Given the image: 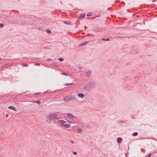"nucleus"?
Here are the masks:
<instances>
[{
  "instance_id": "5701e85b",
  "label": "nucleus",
  "mask_w": 157,
  "mask_h": 157,
  "mask_svg": "<svg viewBox=\"0 0 157 157\" xmlns=\"http://www.w3.org/2000/svg\"><path fill=\"white\" fill-rule=\"evenodd\" d=\"M22 66L24 67H27L28 66V64H24L22 65Z\"/></svg>"
},
{
  "instance_id": "dca6fc26",
  "label": "nucleus",
  "mask_w": 157,
  "mask_h": 157,
  "mask_svg": "<svg viewBox=\"0 0 157 157\" xmlns=\"http://www.w3.org/2000/svg\"><path fill=\"white\" fill-rule=\"evenodd\" d=\"M74 84L73 83H66L65 84V85L66 86H69L71 85H73Z\"/></svg>"
},
{
  "instance_id": "a211bd4d",
  "label": "nucleus",
  "mask_w": 157,
  "mask_h": 157,
  "mask_svg": "<svg viewBox=\"0 0 157 157\" xmlns=\"http://www.w3.org/2000/svg\"><path fill=\"white\" fill-rule=\"evenodd\" d=\"M138 133L137 132H135L133 133L132 135L133 136H136L138 135Z\"/></svg>"
},
{
  "instance_id": "c85d7f7f",
  "label": "nucleus",
  "mask_w": 157,
  "mask_h": 157,
  "mask_svg": "<svg viewBox=\"0 0 157 157\" xmlns=\"http://www.w3.org/2000/svg\"><path fill=\"white\" fill-rule=\"evenodd\" d=\"M68 122L69 123H71V124H72L73 123V122L71 121H68Z\"/></svg>"
},
{
  "instance_id": "cd10ccee",
  "label": "nucleus",
  "mask_w": 157,
  "mask_h": 157,
  "mask_svg": "<svg viewBox=\"0 0 157 157\" xmlns=\"http://www.w3.org/2000/svg\"><path fill=\"white\" fill-rule=\"evenodd\" d=\"M73 153L74 155H76L77 154L76 152H74Z\"/></svg>"
},
{
  "instance_id": "bb28decb",
  "label": "nucleus",
  "mask_w": 157,
  "mask_h": 157,
  "mask_svg": "<svg viewBox=\"0 0 157 157\" xmlns=\"http://www.w3.org/2000/svg\"><path fill=\"white\" fill-rule=\"evenodd\" d=\"M35 65L36 66H40V63H37L35 64Z\"/></svg>"
},
{
  "instance_id": "7ed1b4c3",
  "label": "nucleus",
  "mask_w": 157,
  "mask_h": 157,
  "mask_svg": "<svg viewBox=\"0 0 157 157\" xmlns=\"http://www.w3.org/2000/svg\"><path fill=\"white\" fill-rule=\"evenodd\" d=\"M48 117L51 120H53L54 119L58 120L59 119V118L57 117L54 113H51L49 115Z\"/></svg>"
},
{
  "instance_id": "20e7f679",
  "label": "nucleus",
  "mask_w": 157,
  "mask_h": 157,
  "mask_svg": "<svg viewBox=\"0 0 157 157\" xmlns=\"http://www.w3.org/2000/svg\"><path fill=\"white\" fill-rule=\"evenodd\" d=\"M67 116L72 119H74L75 118V117L71 113H68Z\"/></svg>"
},
{
  "instance_id": "c756f323",
  "label": "nucleus",
  "mask_w": 157,
  "mask_h": 157,
  "mask_svg": "<svg viewBox=\"0 0 157 157\" xmlns=\"http://www.w3.org/2000/svg\"><path fill=\"white\" fill-rule=\"evenodd\" d=\"M47 60L48 61H50V60H52V59H47Z\"/></svg>"
},
{
  "instance_id": "f03ea898",
  "label": "nucleus",
  "mask_w": 157,
  "mask_h": 157,
  "mask_svg": "<svg viewBox=\"0 0 157 157\" xmlns=\"http://www.w3.org/2000/svg\"><path fill=\"white\" fill-rule=\"evenodd\" d=\"M76 98L75 96H68L63 98V100L65 101H71L74 100H76Z\"/></svg>"
},
{
  "instance_id": "4be33fe9",
  "label": "nucleus",
  "mask_w": 157,
  "mask_h": 157,
  "mask_svg": "<svg viewBox=\"0 0 157 157\" xmlns=\"http://www.w3.org/2000/svg\"><path fill=\"white\" fill-rule=\"evenodd\" d=\"M7 64H8V65H7L8 66H11L12 65H13V63H10Z\"/></svg>"
},
{
  "instance_id": "a878e982",
  "label": "nucleus",
  "mask_w": 157,
  "mask_h": 157,
  "mask_svg": "<svg viewBox=\"0 0 157 157\" xmlns=\"http://www.w3.org/2000/svg\"><path fill=\"white\" fill-rule=\"evenodd\" d=\"M4 26V25L2 24H0V27L2 28Z\"/></svg>"
},
{
  "instance_id": "f704fd0d",
  "label": "nucleus",
  "mask_w": 157,
  "mask_h": 157,
  "mask_svg": "<svg viewBox=\"0 0 157 157\" xmlns=\"http://www.w3.org/2000/svg\"><path fill=\"white\" fill-rule=\"evenodd\" d=\"M8 60V59H3V60Z\"/></svg>"
},
{
  "instance_id": "f8f14e48",
  "label": "nucleus",
  "mask_w": 157,
  "mask_h": 157,
  "mask_svg": "<svg viewBox=\"0 0 157 157\" xmlns=\"http://www.w3.org/2000/svg\"><path fill=\"white\" fill-rule=\"evenodd\" d=\"M7 65H8V64H4V65L2 66L1 67V69H2V70H3V68H7V67L8 66Z\"/></svg>"
},
{
  "instance_id": "f257e3e1",
  "label": "nucleus",
  "mask_w": 157,
  "mask_h": 157,
  "mask_svg": "<svg viewBox=\"0 0 157 157\" xmlns=\"http://www.w3.org/2000/svg\"><path fill=\"white\" fill-rule=\"evenodd\" d=\"M96 86V85L95 83L90 82L84 86V88L87 90H89L92 89Z\"/></svg>"
},
{
  "instance_id": "412c9836",
  "label": "nucleus",
  "mask_w": 157,
  "mask_h": 157,
  "mask_svg": "<svg viewBox=\"0 0 157 157\" xmlns=\"http://www.w3.org/2000/svg\"><path fill=\"white\" fill-rule=\"evenodd\" d=\"M59 60L60 61H63L64 60V59L63 58H59Z\"/></svg>"
},
{
  "instance_id": "9b49d317",
  "label": "nucleus",
  "mask_w": 157,
  "mask_h": 157,
  "mask_svg": "<svg viewBox=\"0 0 157 157\" xmlns=\"http://www.w3.org/2000/svg\"><path fill=\"white\" fill-rule=\"evenodd\" d=\"M122 140V139L121 137H118L117 139V141L118 143H120L121 142Z\"/></svg>"
},
{
  "instance_id": "ddd939ff",
  "label": "nucleus",
  "mask_w": 157,
  "mask_h": 157,
  "mask_svg": "<svg viewBox=\"0 0 157 157\" xmlns=\"http://www.w3.org/2000/svg\"><path fill=\"white\" fill-rule=\"evenodd\" d=\"M88 41H87V42H83L81 44V46H84L85 45H86V44H87V43H88Z\"/></svg>"
},
{
  "instance_id": "39448f33",
  "label": "nucleus",
  "mask_w": 157,
  "mask_h": 157,
  "mask_svg": "<svg viewBox=\"0 0 157 157\" xmlns=\"http://www.w3.org/2000/svg\"><path fill=\"white\" fill-rule=\"evenodd\" d=\"M62 126L67 128H69L71 127V125L69 124H63Z\"/></svg>"
},
{
  "instance_id": "7c9ffc66",
  "label": "nucleus",
  "mask_w": 157,
  "mask_h": 157,
  "mask_svg": "<svg viewBox=\"0 0 157 157\" xmlns=\"http://www.w3.org/2000/svg\"><path fill=\"white\" fill-rule=\"evenodd\" d=\"M70 141L72 144H73L74 143V142L73 140H70Z\"/></svg>"
},
{
  "instance_id": "1a4fd4ad",
  "label": "nucleus",
  "mask_w": 157,
  "mask_h": 157,
  "mask_svg": "<svg viewBox=\"0 0 157 157\" xmlns=\"http://www.w3.org/2000/svg\"><path fill=\"white\" fill-rule=\"evenodd\" d=\"M85 16V14L84 13H82L79 17V18L82 19Z\"/></svg>"
},
{
  "instance_id": "2f4dec72",
  "label": "nucleus",
  "mask_w": 157,
  "mask_h": 157,
  "mask_svg": "<svg viewBox=\"0 0 157 157\" xmlns=\"http://www.w3.org/2000/svg\"><path fill=\"white\" fill-rule=\"evenodd\" d=\"M151 154H149L148 155V157H150L151 156Z\"/></svg>"
},
{
  "instance_id": "72a5a7b5",
  "label": "nucleus",
  "mask_w": 157,
  "mask_h": 157,
  "mask_svg": "<svg viewBox=\"0 0 157 157\" xmlns=\"http://www.w3.org/2000/svg\"><path fill=\"white\" fill-rule=\"evenodd\" d=\"M40 94V93H36L35 94H37V95H38V94Z\"/></svg>"
},
{
  "instance_id": "6ab92c4d",
  "label": "nucleus",
  "mask_w": 157,
  "mask_h": 157,
  "mask_svg": "<svg viewBox=\"0 0 157 157\" xmlns=\"http://www.w3.org/2000/svg\"><path fill=\"white\" fill-rule=\"evenodd\" d=\"M78 131L80 133L82 132H83L81 128L78 129Z\"/></svg>"
},
{
  "instance_id": "9d476101",
  "label": "nucleus",
  "mask_w": 157,
  "mask_h": 157,
  "mask_svg": "<svg viewBox=\"0 0 157 157\" xmlns=\"http://www.w3.org/2000/svg\"><path fill=\"white\" fill-rule=\"evenodd\" d=\"M78 96L80 98H82L84 97V95L82 93H80L78 94Z\"/></svg>"
},
{
  "instance_id": "0eeeda50",
  "label": "nucleus",
  "mask_w": 157,
  "mask_h": 157,
  "mask_svg": "<svg viewBox=\"0 0 157 157\" xmlns=\"http://www.w3.org/2000/svg\"><path fill=\"white\" fill-rule=\"evenodd\" d=\"M8 108L10 109H13L15 111H17V110L16 108L13 106H10L8 107Z\"/></svg>"
},
{
  "instance_id": "2eb2a0df",
  "label": "nucleus",
  "mask_w": 157,
  "mask_h": 157,
  "mask_svg": "<svg viewBox=\"0 0 157 157\" xmlns=\"http://www.w3.org/2000/svg\"><path fill=\"white\" fill-rule=\"evenodd\" d=\"M33 102L35 103H36L38 104H40V100H36L34 101Z\"/></svg>"
},
{
  "instance_id": "4468645a",
  "label": "nucleus",
  "mask_w": 157,
  "mask_h": 157,
  "mask_svg": "<svg viewBox=\"0 0 157 157\" xmlns=\"http://www.w3.org/2000/svg\"><path fill=\"white\" fill-rule=\"evenodd\" d=\"M61 74L63 75H65V76H69V75L67 73L64 72H61Z\"/></svg>"
},
{
  "instance_id": "b1692460",
  "label": "nucleus",
  "mask_w": 157,
  "mask_h": 157,
  "mask_svg": "<svg viewBox=\"0 0 157 157\" xmlns=\"http://www.w3.org/2000/svg\"><path fill=\"white\" fill-rule=\"evenodd\" d=\"M87 15L88 17H90L92 15L91 13H89L87 14Z\"/></svg>"
},
{
  "instance_id": "f3484780",
  "label": "nucleus",
  "mask_w": 157,
  "mask_h": 157,
  "mask_svg": "<svg viewBox=\"0 0 157 157\" xmlns=\"http://www.w3.org/2000/svg\"><path fill=\"white\" fill-rule=\"evenodd\" d=\"M64 23L67 25L70 24V22L68 21H64Z\"/></svg>"
},
{
  "instance_id": "aec40b11",
  "label": "nucleus",
  "mask_w": 157,
  "mask_h": 157,
  "mask_svg": "<svg viewBox=\"0 0 157 157\" xmlns=\"http://www.w3.org/2000/svg\"><path fill=\"white\" fill-rule=\"evenodd\" d=\"M102 40H106V41H108V40H109V38H107V39H105V38H102Z\"/></svg>"
},
{
  "instance_id": "423d86ee",
  "label": "nucleus",
  "mask_w": 157,
  "mask_h": 157,
  "mask_svg": "<svg viewBox=\"0 0 157 157\" xmlns=\"http://www.w3.org/2000/svg\"><path fill=\"white\" fill-rule=\"evenodd\" d=\"M58 122L59 123H61L63 124L67 123V122L64 121V120H60L58 121Z\"/></svg>"
},
{
  "instance_id": "473e14b6",
  "label": "nucleus",
  "mask_w": 157,
  "mask_h": 157,
  "mask_svg": "<svg viewBox=\"0 0 157 157\" xmlns=\"http://www.w3.org/2000/svg\"><path fill=\"white\" fill-rule=\"evenodd\" d=\"M6 117H8V114H6Z\"/></svg>"
},
{
  "instance_id": "6e6552de",
  "label": "nucleus",
  "mask_w": 157,
  "mask_h": 157,
  "mask_svg": "<svg viewBox=\"0 0 157 157\" xmlns=\"http://www.w3.org/2000/svg\"><path fill=\"white\" fill-rule=\"evenodd\" d=\"M91 71H87L86 73V76H87V77H89V76H90V75H91Z\"/></svg>"
},
{
  "instance_id": "c9c22d12",
  "label": "nucleus",
  "mask_w": 157,
  "mask_h": 157,
  "mask_svg": "<svg viewBox=\"0 0 157 157\" xmlns=\"http://www.w3.org/2000/svg\"><path fill=\"white\" fill-rule=\"evenodd\" d=\"M1 59H1V58H0V61L1 60Z\"/></svg>"
},
{
  "instance_id": "393cba45",
  "label": "nucleus",
  "mask_w": 157,
  "mask_h": 157,
  "mask_svg": "<svg viewBox=\"0 0 157 157\" xmlns=\"http://www.w3.org/2000/svg\"><path fill=\"white\" fill-rule=\"evenodd\" d=\"M46 32L48 33H51V31L50 30H47Z\"/></svg>"
}]
</instances>
